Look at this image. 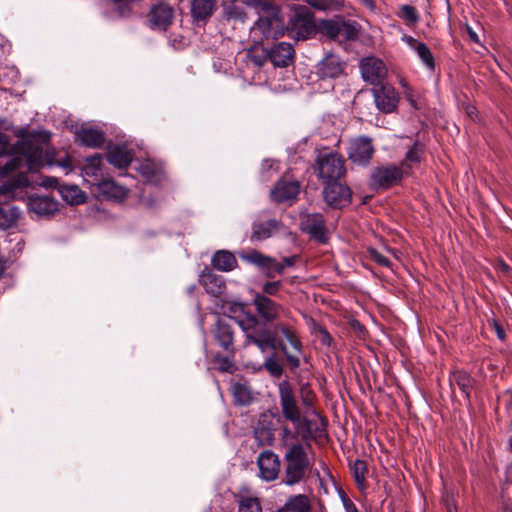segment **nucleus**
Listing matches in <instances>:
<instances>
[{
  "label": "nucleus",
  "mask_w": 512,
  "mask_h": 512,
  "mask_svg": "<svg viewBox=\"0 0 512 512\" xmlns=\"http://www.w3.org/2000/svg\"><path fill=\"white\" fill-rule=\"evenodd\" d=\"M275 162L273 160H264L262 163L263 169H272Z\"/></svg>",
  "instance_id": "60"
},
{
  "label": "nucleus",
  "mask_w": 512,
  "mask_h": 512,
  "mask_svg": "<svg viewBox=\"0 0 512 512\" xmlns=\"http://www.w3.org/2000/svg\"><path fill=\"white\" fill-rule=\"evenodd\" d=\"M425 153V146L423 143L416 141L412 147L406 152L405 159L401 163L402 169H405L404 173H408L414 165L419 164Z\"/></svg>",
  "instance_id": "35"
},
{
  "label": "nucleus",
  "mask_w": 512,
  "mask_h": 512,
  "mask_svg": "<svg viewBox=\"0 0 512 512\" xmlns=\"http://www.w3.org/2000/svg\"><path fill=\"white\" fill-rule=\"evenodd\" d=\"M309 6L320 11L334 10L339 6V0H304Z\"/></svg>",
  "instance_id": "48"
},
{
  "label": "nucleus",
  "mask_w": 512,
  "mask_h": 512,
  "mask_svg": "<svg viewBox=\"0 0 512 512\" xmlns=\"http://www.w3.org/2000/svg\"><path fill=\"white\" fill-rule=\"evenodd\" d=\"M268 56L274 66L287 67L293 61L294 49L290 43L279 42L270 49Z\"/></svg>",
  "instance_id": "22"
},
{
  "label": "nucleus",
  "mask_w": 512,
  "mask_h": 512,
  "mask_svg": "<svg viewBox=\"0 0 512 512\" xmlns=\"http://www.w3.org/2000/svg\"><path fill=\"white\" fill-rule=\"evenodd\" d=\"M216 5V0H193L191 15L197 22L206 21L213 15Z\"/></svg>",
  "instance_id": "29"
},
{
  "label": "nucleus",
  "mask_w": 512,
  "mask_h": 512,
  "mask_svg": "<svg viewBox=\"0 0 512 512\" xmlns=\"http://www.w3.org/2000/svg\"><path fill=\"white\" fill-rule=\"evenodd\" d=\"M239 512H262L260 503L256 498L242 497L239 501Z\"/></svg>",
  "instance_id": "46"
},
{
  "label": "nucleus",
  "mask_w": 512,
  "mask_h": 512,
  "mask_svg": "<svg viewBox=\"0 0 512 512\" xmlns=\"http://www.w3.org/2000/svg\"><path fill=\"white\" fill-rule=\"evenodd\" d=\"M402 41L407 44V46L413 50L423 63V65L429 70L434 71L435 70V59L430 51L429 47L424 43L421 42L414 37L410 35H404L402 36Z\"/></svg>",
  "instance_id": "19"
},
{
  "label": "nucleus",
  "mask_w": 512,
  "mask_h": 512,
  "mask_svg": "<svg viewBox=\"0 0 512 512\" xmlns=\"http://www.w3.org/2000/svg\"><path fill=\"white\" fill-rule=\"evenodd\" d=\"M43 151L44 143L40 142L35 135H29L15 145H11L9 136L0 131V156L15 155L4 166L5 172L20 168L23 160H25L29 171H38L43 165Z\"/></svg>",
  "instance_id": "2"
},
{
  "label": "nucleus",
  "mask_w": 512,
  "mask_h": 512,
  "mask_svg": "<svg viewBox=\"0 0 512 512\" xmlns=\"http://www.w3.org/2000/svg\"><path fill=\"white\" fill-rule=\"evenodd\" d=\"M468 34H469V36H470L472 41H474V42H478L479 41L478 35L469 27H468Z\"/></svg>",
  "instance_id": "62"
},
{
  "label": "nucleus",
  "mask_w": 512,
  "mask_h": 512,
  "mask_svg": "<svg viewBox=\"0 0 512 512\" xmlns=\"http://www.w3.org/2000/svg\"><path fill=\"white\" fill-rule=\"evenodd\" d=\"M346 62L334 53H327L316 66L317 76L321 80L337 79L345 74Z\"/></svg>",
  "instance_id": "9"
},
{
  "label": "nucleus",
  "mask_w": 512,
  "mask_h": 512,
  "mask_svg": "<svg viewBox=\"0 0 512 512\" xmlns=\"http://www.w3.org/2000/svg\"><path fill=\"white\" fill-rule=\"evenodd\" d=\"M301 229L312 239L320 243H326L328 240L325 220L321 213H310L303 216L301 220Z\"/></svg>",
  "instance_id": "13"
},
{
  "label": "nucleus",
  "mask_w": 512,
  "mask_h": 512,
  "mask_svg": "<svg viewBox=\"0 0 512 512\" xmlns=\"http://www.w3.org/2000/svg\"><path fill=\"white\" fill-rule=\"evenodd\" d=\"M398 16L409 26L419 21V14L411 5H402L399 9Z\"/></svg>",
  "instance_id": "45"
},
{
  "label": "nucleus",
  "mask_w": 512,
  "mask_h": 512,
  "mask_svg": "<svg viewBox=\"0 0 512 512\" xmlns=\"http://www.w3.org/2000/svg\"><path fill=\"white\" fill-rule=\"evenodd\" d=\"M283 224L276 219H269L266 221L256 220L252 224L251 240L262 241L272 237L274 234L280 232Z\"/></svg>",
  "instance_id": "20"
},
{
  "label": "nucleus",
  "mask_w": 512,
  "mask_h": 512,
  "mask_svg": "<svg viewBox=\"0 0 512 512\" xmlns=\"http://www.w3.org/2000/svg\"><path fill=\"white\" fill-rule=\"evenodd\" d=\"M361 2L370 10H374L375 4L374 0H361Z\"/></svg>",
  "instance_id": "61"
},
{
  "label": "nucleus",
  "mask_w": 512,
  "mask_h": 512,
  "mask_svg": "<svg viewBox=\"0 0 512 512\" xmlns=\"http://www.w3.org/2000/svg\"><path fill=\"white\" fill-rule=\"evenodd\" d=\"M83 172L86 176L92 177L91 183L96 186V183L104 179L102 170V156L95 154L86 159V164L83 167Z\"/></svg>",
  "instance_id": "32"
},
{
  "label": "nucleus",
  "mask_w": 512,
  "mask_h": 512,
  "mask_svg": "<svg viewBox=\"0 0 512 512\" xmlns=\"http://www.w3.org/2000/svg\"><path fill=\"white\" fill-rule=\"evenodd\" d=\"M288 512H310L311 501L305 494H297L290 496L284 505Z\"/></svg>",
  "instance_id": "37"
},
{
  "label": "nucleus",
  "mask_w": 512,
  "mask_h": 512,
  "mask_svg": "<svg viewBox=\"0 0 512 512\" xmlns=\"http://www.w3.org/2000/svg\"><path fill=\"white\" fill-rule=\"evenodd\" d=\"M217 361L222 371H229L233 367V363L228 357H217Z\"/></svg>",
  "instance_id": "56"
},
{
  "label": "nucleus",
  "mask_w": 512,
  "mask_h": 512,
  "mask_svg": "<svg viewBox=\"0 0 512 512\" xmlns=\"http://www.w3.org/2000/svg\"><path fill=\"white\" fill-rule=\"evenodd\" d=\"M21 211L16 206L0 208V229L7 230L17 225Z\"/></svg>",
  "instance_id": "38"
},
{
  "label": "nucleus",
  "mask_w": 512,
  "mask_h": 512,
  "mask_svg": "<svg viewBox=\"0 0 512 512\" xmlns=\"http://www.w3.org/2000/svg\"><path fill=\"white\" fill-rule=\"evenodd\" d=\"M27 205L29 211L38 217H50L59 209V203L49 195H31L28 198Z\"/></svg>",
  "instance_id": "16"
},
{
  "label": "nucleus",
  "mask_w": 512,
  "mask_h": 512,
  "mask_svg": "<svg viewBox=\"0 0 512 512\" xmlns=\"http://www.w3.org/2000/svg\"><path fill=\"white\" fill-rule=\"evenodd\" d=\"M284 28L280 15L258 18L251 27V35L256 42H261L263 39H277L284 34Z\"/></svg>",
  "instance_id": "7"
},
{
  "label": "nucleus",
  "mask_w": 512,
  "mask_h": 512,
  "mask_svg": "<svg viewBox=\"0 0 512 512\" xmlns=\"http://www.w3.org/2000/svg\"><path fill=\"white\" fill-rule=\"evenodd\" d=\"M200 281L207 293L218 296L225 289V282L222 276L208 272L201 275Z\"/></svg>",
  "instance_id": "34"
},
{
  "label": "nucleus",
  "mask_w": 512,
  "mask_h": 512,
  "mask_svg": "<svg viewBox=\"0 0 512 512\" xmlns=\"http://www.w3.org/2000/svg\"><path fill=\"white\" fill-rule=\"evenodd\" d=\"M255 438L261 445L271 444L273 441V434L269 430H255Z\"/></svg>",
  "instance_id": "53"
},
{
  "label": "nucleus",
  "mask_w": 512,
  "mask_h": 512,
  "mask_svg": "<svg viewBox=\"0 0 512 512\" xmlns=\"http://www.w3.org/2000/svg\"><path fill=\"white\" fill-rule=\"evenodd\" d=\"M318 176L325 184L338 181L345 173L344 160L337 153L330 152L317 158Z\"/></svg>",
  "instance_id": "5"
},
{
  "label": "nucleus",
  "mask_w": 512,
  "mask_h": 512,
  "mask_svg": "<svg viewBox=\"0 0 512 512\" xmlns=\"http://www.w3.org/2000/svg\"><path fill=\"white\" fill-rule=\"evenodd\" d=\"M404 170L396 165L380 166L371 174V185L377 188H388L397 184L403 177Z\"/></svg>",
  "instance_id": "11"
},
{
  "label": "nucleus",
  "mask_w": 512,
  "mask_h": 512,
  "mask_svg": "<svg viewBox=\"0 0 512 512\" xmlns=\"http://www.w3.org/2000/svg\"><path fill=\"white\" fill-rule=\"evenodd\" d=\"M133 155L125 145H113L108 148V162L119 168H126L132 161Z\"/></svg>",
  "instance_id": "23"
},
{
  "label": "nucleus",
  "mask_w": 512,
  "mask_h": 512,
  "mask_svg": "<svg viewBox=\"0 0 512 512\" xmlns=\"http://www.w3.org/2000/svg\"><path fill=\"white\" fill-rule=\"evenodd\" d=\"M214 336L220 347L231 356H234V331L226 320L218 319L215 324Z\"/></svg>",
  "instance_id": "18"
},
{
  "label": "nucleus",
  "mask_w": 512,
  "mask_h": 512,
  "mask_svg": "<svg viewBox=\"0 0 512 512\" xmlns=\"http://www.w3.org/2000/svg\"><path fill=\"white\" fill-rule=\"evenodd\" d=\"M501 268H502L503 271H507L508 270V266L505 263H501Z\"/></svg>",
  "instance_id": "64"
},
{
  "label": "nucleus",
  "mask_w": 512,
  "mask_h": 512,
  "mask_svg": "<svg viewBox=\"0 0 512 512\" xmlns=\"http://www.w3.org/2000/svg\"><path fill=\"white\" fill-rule=\"evenodd\" d=\"M325 29L328 34V36L332 39H335L339 36L342 30V26L338 23L329 21L325 24Z\"/></svg>",
  "instance_id": "54"
},
{
  "label": "nucleus",
  "mask_w": 512,
  "mask_h": 512,
  "mask_svg": "<svg viewBox=\"0 0 512 512\" xmlns=\"http://www.w3.org/2000/svg\"><path fill=\"white\" fill-rule=\"evenodd\" d=\"M494 326H495V331H496L498 338L500 340H504L505 339V330L503 329V327L498 323H495Z\"/></svg>",
  "instance_id": "59"
},
{
  "label": "nucleus",
  "mask_w": 512,
  "mask_h": 512,
  "mask_svg": "<svg viewBox=\"0 0 512 512\" xmlns=\"http://www.w3.org/2000/svg\"><path fill=\"white\" fill-rule=\"evenodd\" d=\"M279 400L283 417L293 424L294 430L288 426L281 428L282 445L288 449L291 445L301 441L308 443L321 437L326 431V421L314 412V417L301 415L296 395L291 383L283 380L278 384Z\"/></svg>",
  "instance_id": "1"
},
{
  "label": "nucleus",
  "mask_w": 512,
  "mask_h": 512,
  "mask_svg": "<svg viewBox=\"0 0 512 512\" xmlns=\"http://www.w3.org/2000/svg\"><path fill=\"white\" fill-rule=\"evenodd\" d=\"M319 332L321 334V342H322V344L329 346L331 344V342H332V337L329 334V332L325 328H323V327L319 328Z\"/></svg>",
  "instance_id": "58"
},
{
  "label": "nucleus",
  "mask_w": 512,
  "mask_h": 512,
  "mask_svg": "<svg viewBox=\"0 0 512 512\" xmlns=\"http://www.w3.org/2000/svg\"><path fill=\"white\" fill-rule=\"evenodd\" d=\"M298 259V256L293 255L290 257H284L282 262H277L275 260V265H273V274H282L287 267H292L295 265L296 261Z\"/></svg>",
  "instance_id": "49"
},
{
  "label": "nucleus",
  "mask_w": 512,
  "mask_h": 512,
  "mask_svg": "<svg viewBox=\"0 0 512 512\" xmlns=\"http://www.w3.org/2000/svg\"><path fill=\"white\" fill-rule=\"evenodd\" d=\"M252 304L258 316L269 323L279 321L283 316L289 313L288 309L282 304L260 293L255 294Z\"/></svg>",
  "instance_id": "6"
},
{
  "label": "nucleus",
  "mask_w": 512,
  "mask_h": 512,
  "mask_svg": "<svg viewBox=\"0 0 512 512\" xmlns=\"http://www.w3.org/2000/svg\"><path fill=\"white\" fill-rule=\"evenodd\" d=\"M235 402L239 405H248L253 401V393L247 382H235L232 386Z\"/></svg>",
  "instance_id": "39"
},
{
  "label": "nucleus",
  "mask_w": 512,
  "mask_h": 512,
  "mask_svg": "<svg viewBox=\"0 0 512 512\" xmlns=\"http://www.w3.org/2000/svg\"><path fill=\"white\" fill-rule=\"evenodd\" d=\"M138 171L147 182L155 185H160L165 179L163 166L151 160L141 162Z\"/></svg>",
  "instance_id": "24"
},
{
  "label": "nucleus",
  "mask_w": 512,
  "mask_h": 512,
  "mask_svg": "<svg viewBox=\"0 0 512 512\" xmlns=\"http://www.w3.org/2000/svg\"><path fill=\"white\" fill-rule=\"evenodd\" d=\"M372 94L376 107L383 113L393 112L398 105L399 96L391 85L381 84L372 88Z\"/></svg>",
  "instance_id": "12"
},
{
  "label": "nucleus",
  "mask_w": 512,
  "mask_h": 512,
  "mask_svg": "<svg viewBox=\"0 0 512 512\" xmlns=\"http://www.w3.org/2000/svg\"><path fill=\"white\" fill-rule=\"evenodd\" d=\"M369 257L383 267H390L391 261L374 248H368Z\"/></svg>",
  "instance_id": "50"
},
{
  "label": "nucleus",
  "mask_w": 512,
  "mask_h": 512,
  "mask_svg": "<svg viewBox=\"0 0 512 512\" xmlns=\"http://www.w3.org/2000/svg\"><path fill=\"white\" fill-rule=\"evenodd\" d=\"M300 192V184L296 180H279L271 190V197L277 203L293 201Z\"/></svg>",
  "instance_id": "17"
},
{
  "label": "nucleus",
  "mask_w": 512,
  "mask_h": 512,
  "mask_svg": "<svg viewBox=\"0 0 512 512\" xmlns=\"http://www.w3.org/2000/svg\"><path fill=\"white\" fill-rule=\"evenodd\" d=\"M360 70L365 82L374 87L383 84L387 75V68L384 62L376 57H366L361 60Z\"/></svg>",
  "instance_id": "10"
},
{
  "label": "nucleus",
  "mask_w": 512,
  "mask_h": 512,
  "mask_svg": "<svg viewBox=\"0 0 512 512\" xmlns=\"http://www.w3.org/2000/svg\"><path fill=\"white\" fill-rule=\"evenodd\" d=\"M374 147L372 139L367 136H358L351 139L348 146V158L355 164L367 165L373 157Z\"/></svg>",
  "instance_id": "8"
},
{
  "label": "nucleus",
  "mask_w": 512,
  "mask_h": 512,
  "mask_svg": "<svg viewBox=\"0 0 512 512\" xmlns=\"http://www.w3.org/2000/svg\"><path fill=\"white\" fill-rule=\"evenodd\" d=\"M58 190L62 199L70 205H77L85 202V194L76 185L63 184L59 186Z\"/></svg>",
  "instance_id": "36"
},
{
  "label": "nucleus",
  "mask_w": 512,
  "mask_h": 512,
  "mask_svg": "<svg viewBox=\"0 0 512 512\" xmlns=\"http://www.w3.org/2000/svg\"><path fill=\"white\" fill-rule=\"evenodd\" d=\"M474 379L465 371H454L450 376V385L453 388L457 386L467 400L470 399L471 391L474 387Z\"/></svg>",
  "instance_id": "30"
},
{
  "label": "nucleus",
  "mask_w": 512,
  "mask_h": 512,
  "mask_svg": "<svg viewBox=\"0 0 512 512\" xmlns=\"http://www.w3.org/2000/svg\"><path fill=\"white\" fill-rule=\"evenodd\" d=\"M252 60H253V62H254L256 65H258V66H260V65L262 64V63H261V61H260V60H258V59H256V58H253Z\"/></svg>",
  "instance_id": "63"
},
{
  "label": "nucleus",
  "mask_w": 512,
  "mask_h": 512,
  "mask_svg": "<svg viewBox=\"0 0 512 512\" xmlns=\"http://www.w3.org/2000/svg\"><path fill=\"white\" fill-rule=\"evenodd\" d=\"M259 474L265 481L275 480L280 472V460L277 454L271 450L261 452L257 458Z\"/></svg>",
  "instance_id": "15"
},
{
  "label": "nucleus",
  "mask_w": 512,
  "mask_h": 512,
  "mask_svg": "<svg viewBox=\"0 0 512 512\" xmlns=\"http://www.w3.org/2000/svg\"><path fill=\"white\" fill-rule=\"evenodd\" d=\"M340 498L345 512H359L354 502L347 496L344 491L340 492Z\"/></svg>",
  "instance_id": "55"
},
{
  "label": "nucleus",
  "mask_w": 512,
  "mask_h": 512,
  "mask_svg": "<svg viewBox=\"0 0 512 512\" xmlns=\"http://www.w3.org/2000/svg\"><path fill=\"white\" fill-rule=\"evenodd\" d=\"M28 180L25 176H18L10 182H6L0 186V204L16 198L19 188L25 187Z\"/></svg>",
  "instance_id": "33"
},
{
  "label": "nucleus",
  "mask_w": 512,
  "mask_h": 512,
  "mask_svg": "<svg viewBox=\"0 0 512 512\" xmlns=\"http://www.w3.org/2000/svg\"><path fill=\"white\" fill-rule=\"evenodd\" d=\"M223 16L227 20H235L241 23H244L248 18L245 9L234 2L224 5Z\"/></svg>",
  "instance_id": "42"
},
{
  "label": "nucleus",
  "mask_w": 512,
  "mask_h": 512,
  "mask_svg": "<svg viewBox=\"0 0 512 512\" xmlns=\"http://www.w3.org/2000/svg\"><path fill=\"white\" fill-rule=\"evenodd\" d=\"M250 5L255 9L259 18L278 16L281 14L279 6L269 0H251Z\"/></svg>",
  "instance_id": "40"
},
{
  "label": "nucleus",
  "mask_w": 512,
  "mask_h": 512,
  "mask_svg": "<svg viewBox=\"0 0 512 512\" xmlns=\"http://www.w3.org/2000/svg\"><path fill=\"white\" fill-rule=\"evenodd\" d=\"M283 336L290 344L291 349L283 341H279L278 346L282 353L285 355L286 360L291 368L296 369L300 367V356L302 354V343L298 338L294 328L288 324L279 322L274 326V336Z\"/></svg>",
  "instance_id": "4"
},
{
  "label": "nucleus",
  "mask_w": 512,
  "mask_h": 512,
  "mask_svg": "<svg viewBox=\"0 0 512 512\" xmlns=\"http://www.w3.org/2000/svg\"><path fill=\"white\" fill-rule=\"evenodd\" d=\"M350 470L357 487L360 490L366 489L367 464L364 460L357 459L350 465Z\"/></svg>",
  "instance_id": "41"
},
{
  "label": "nucleus",
  "mask_w": 512,
  "mask_h": 512,
  "mask_svg": "<svg viewBox=\"0 0 512 512\" xmlns=\"http://www.w3.org/2000/svg\"><path fill=\"white\" fill-rule=\"evenodd\" d=\"M241 258L251 264H254L260 269L266 270L268 277H274L273 265H275V259L264 255L257 250H250L249 252L242 254Z\"/></svg>",
  "instance_id": "26"
},
{
  "label": "nucleus",
  "mask_w": 512,
  "mask_h": 512,
  "mask_svg": "<svg viewBox=\"0 0 512 512\" xmlns=\"http://www.w3.org/2000/svg\"><path fill=\"white\" fill-rule=\"evenodd\" d=\"M212 266L223 272L232 271L237 267V259L233 253L227 250L217 251L211 260Z\"/></svg>",
  "instance_id": "31"
},
{
  "label": "nucleus",
  "mask_w": 512,
  "mask_h": 512,
  "mask_svg": "<svg viewBox=\"0 0 512 512\" xmlns=\"http://www.w3.org/2000/svg\"><path fill=\"white\" fill-rule=\"evenodd\" d=\"M246 305L244 303H232L229 307V311L234 314H245Z\"/></svg>",
  "instance_id": "57"
},
{
  "label": "nucleus",
  "mask_w": 512,
  "mask_h": 512,
  "mask_svg": "<svg viewBox=\"0 0 512 512\" xmlns=\"http://www.w3.org/2000/svg\"><path fill=\"white\" fill-rule=\"evenodd\" d=\"M292 31L298 39L308 38L315 30V25L308 15L297 13L291 19Z\"/></svg>",
  "instance_id": "28"
},
{
  "label": "nucleus",
  "mask_w": 512,
  "mask_h": 512,
  "mask_svg": "<svg viewBox=\"0 0 512 512\" xmlns=\"http://www.w3.org/2000/svg\"><path fill=\"white\" fill-rule=\"evenodd\" d=\"M263 366L272 377H280L283 373L282 365L274 356H267Z\"/></svg>",
  "instance_id": "47"
},
{
  "label": "nucleus",
  "mask_w": 512,
  "mask_h": 512,
  "mask_svg": "<svg viewBox=\"0 0 512 512\" xmlns=\"http://www.w3.org/2000/svg\"><path fill=\"white\" fill-rule=\"evenodd\" d=\"M284 460L286 466L283 482L288 486L301 482L310 467V461L304 444L296 442L291 445L286 449Z\"/></svg>",
  "instance_id": "3"
},
{
  "label": "nucleus",
  "mask_w": 512,
  "mask_h": 512,
  "mask_svg": "<svg viewBox=\"0 0 512 512\" xmlns=\"http://www.w3.org/2000/svg\"><path fill=\"white\" fill-rule=\"evenodd\" d=\"M77 140L84 146L99 148L105 142L104 133L93 128H81L76 133Z\"/></svg>",
  "instance_id": "27"
},
{
  "label": "nucleus",
  "mask_w": 512,
  "mask_h": 512,
  "mask_svg": "<svg viewBox=\"0 0 512 512\" xmlns=\"http://www.w3.org/2000/svg\"><path fill=\"white\" fill-rule=\"evenodd\" d=\"M254 345L257 346L262 353H265L268 350L273 351V350H275L276 345H277L276 338H275V336H272L267 339L258 341V343L254 344Z\"/></svg>",
  "instance_id": "52"
},
{
  "label": "nucleus",
  "mask_w": 512,
  "mask_h": 512,
  "mask_svg": "<svg viewBox=\"0 0 512 512\" xmlns=\"http://www.w3.org/2000/svg\"><path fill=\"white\" fill-rule=\"evenodd\" d=\"M97 192L107 199L123 200L128 194V190L116 183L112 179H103L96 183Z\"/></svg>",
  "instance_id": "25"
},
{
  "label": "nucleus",
  "mask_w": 512,
  "mask_h": 512,
  "mask_svg": "<svg viewBox=\"0 0 512 512\" xmlns=\"http://www.w3.org/2000/svg\"><path fill=\"white\" fill-rule=\"evenodd\" d=\"M173 9L167 4H158L152 7L149 20L152 28L158 30H166L172 23Z\"/></svg>",
  "instance_id": "21"
},
{
  "label": "nucleus",
  "mask_w": 512,
  "mask_h": 512,
  "mask_svg": "<svg viewBox=\"0 0 512 512\" xmlns=\"http://www.w3.org/2000/svg\"><path fill=\"white\" fill-rule=\"evenodd\" d=\"M272 336H274L273 333L268 328L261 325L245 337L244 345L248 346L251 344H256L258 341L267 339Z\"/></svg>",
  "instance_id": "44"
},
{
  "label": "nucleus",
  "mask_w": 512,
  "mask_h": 512,
  "mask_svg": "<svg viewBox=\"0 0 512 512\" xmlns=\"http://www.w3.org/2000/svg\"><path fill=\"white\" fill-rule=\"evenodd\" d=\"M326 203L334 208H342L351 202V190L338 181L326 183L323 190Z\"/></svg>",
  "instance_id": "14"
},
{
  "label": "nucleus",
  "mask_w": 512,
  "mask_h": 512,
  "mask_svg": "<svg viewBox=\"0 0 512 512\" xmlns=\"http://www.w3.org/2000/svg\"><path fill=\"white\" fill-rule=\"evenodd\" d=\"M237 324L242 329L245 337L250 334L253 330L261 326L259 318L251 313H245L243 318L238 319Z\"/></svg>",
  "instance_id": "43"
},
{
  "label": "nucleus",
  "mask_w": 512,
  "mask_h": 512,
  "mask_svg": "<svg viewBox=\"0 0 512 512\" xmlns=\"http://www.w3.org/2000/svg\"><path fill=\"white\" fill-rule=\"evenodd\" d=\"M281 287V281L266 282L262 286V293L266 296H275Z\"/></svg>",
  "instance_id": "51"
}]
</instances>
